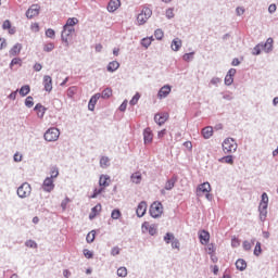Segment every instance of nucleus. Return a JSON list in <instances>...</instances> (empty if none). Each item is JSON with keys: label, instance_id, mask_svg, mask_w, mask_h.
<instances>
[{"label": "nucleus", "instance_id": "nucleus-1", "mask_svg": "<svg viewBox=\"0 0 278 278\" xmlns=\"http://www.w3.org/2000/svg\"><path fill=\"white\" fill-rule=\"evenodd\" d=\"M110 184H112L110 176L101 175L99 178V187L94 188L90 199H97L99 194H103V192H105V188H109Z\"/></svg>", "mask_w": 278, "mask_h": 278}, {"label": "nucleus", "instance_id": "nucleus-2", "mask_svg": "<svg viewBox=\"0 0 278 278\" xmlns=\"http://www.w3.org/2000/svg\"><path fill=\"white\" fill-rule=\"evenodd\" d=\"M260 218L261 220H266L268 214V194L264 192L262 194V200L258 205Z\"/></svg>", "mask_w": 278, "mask_h": 278}, {"label": "nucleus", "instance_id": "nucleus-3", "mask_svg": "<svg viewBox=\"0 0 278 278\" xmlns=\"http://www.w3.org/2000/svg\"><path fill=\"white\" fill-rule=\"evenodd\" d=\"M153 15V11L149 7H144L141 12L137 15L138 25H144L151 16Z\"/></svg>", "mask_w": 278, "mask_h": 278}, {"label": "nucleus", "instance_id": "nucleus-4", "mask_svg": "<svg viewBox=\"0 0 278 278\" xmlns=\"http://www.w3.org/2000/svg\"><path fill=\"white\" fill-rule=\"evenodd\" d=\"M164 214V206L162 205V202H154L150 206V216L152 218H160Z\"/></svg>", "mask_w": 278, "mask_h": 278}, {"label": "nucleus", "instance_id": "nucleus-5", "mask_svg": "<svg viewBox=\"0 0 278 278\" xmlns=\"http://www.w3.org/2000/svg\"><path fill=\"white\" fill-rule=\"evenodd\" d=\"M238 149V143L233 138H227L223 142V151L224 153H233Z\"/></svg>", "mask_w": 278, "mask_h": 278}, {"label": "nucleus", "instance_id": "nucleus-6", "mask_svg": "<svg viewBox=\"0 0 278 278\" xmlns=\"http://www.w3.org/2000/svg\"><path fill=\"white\" fill-rule=\"evenodd\" d=\"M197 197H206V199H210V192H212V186L210 182H203L198 186L197 188Z\"/></svg>", "mask_w": 278, "mask_h": 278}, {"label": "nucleus", "instance_id": "nucleus-7", "mask_svg": "<svg viewBox=\"0 0 278 278\" xmlns=\"http://www.w3.org/2000/svg\"><path fill=\"white\" fill-rule=\"evenodd\" d=\"M45 140L47 142H55L60 138V129L50 128L43 135Z\"/></svg>", "mask_w": 278, "mask_h": 278}, {"label": "nucleus", "instance_id": "nucleus-8", "mask_svg": "<svg viewBox=\"0 0 278 278\" xmlns=\"http://www.w3.org/2000/svg\"><path fill=\"white\" fill-rule=\"evenodd\" d=\"M31 194V185L29 182H24L21 187L17 188V195L21 199H27Z\"/></svg>", "mask_w": 278, "mask_h": 278}, {"label": "nucleus", "instance_id": "nucleus-9", "mask_svg": "<svg viewBox=\"0 0 278 278\" xmlns=\"http://www.w3.org/2000/svg\"><path fill=\"white\" fill-rule=\"evenodd\" d=\"M73 34H75V28H66L63 26L61 38L63 42L66 43V47H68V42L73 40Z\"/></svg>", "mask_w": 278, "mask_h": 278}, {"label": "nucleus", "instance_id": "nucleus-10", "mask_svg": "<svg viewBox=\"0 0 278 278\" xmlns=\"http://www.w3.org/2000/svg\"><path fill=\"white\" fill-rule=\"evenodd\" d=\"M141 229L143 233L148 231L150 236H155L157 233V228L155 227V224H150L149 222H144L141 226Z\"/></svg>", "mask_w": 278, "mask_h": 278}, {"label": "nucleus", "instance_id": "nucleus-11", "mask_svg": "<svg viewBox=\"0 0 278 278\" xmlns=\"http://www.w3.org/2000/svg\"><path fill=\"white\" fill-rule=\"evenodd\" d=\"M55 188V184H53V180L51 178H46L42 184V190L45 192H53Z\"/></svg>", "mask_w": 278, "mask_h": 278}, {"label": "nucleus", "instance_id": "nucleus-12", "mask_svg": "<svg viewBox=\"0 0 278 278\" xmlns=\"http://www.w3.org/2000/svg\"><path fill=\"white\" fill-rule=\"evenodd\" d=\"M173 88L170 87V85H165L163 86L157 93V98L159 99H166V97H168L172 92Z\"/></svg>", "mask_w": 278, "mask_h": 278}, {"label": "nucleus", "instance_id": "nucleus-13", "mask_svg": "<svg viewBox=\"0 0 278 278\" xmlns=\"http://www.w3.org/2000/svg\"><path fill=\"white\" fill-rule=\"evenodd\" d=\"M40 14V7L38 4H33L27 11V18H34V16H38Z\"/></svg>", "mask_w": 278, "mask_h": 278}, {"label": "nucleus", "instance_id": "nucleus-14", "mask_svg": "<svg viewBox=\"0 0 278 278\" xmlns=\"http://www.w3.org/2000/svg\"><path fill=\"white\" fill-rule=\"evenodd\" d=\"M43 88L46 92H51V90H53V78H51V76H43Z\"/></svg>", "mask_w": 278, "mask_h": 278}, {"label": "nucleus", "instance_id": "nucleus-15", "mask_svg": "<svg viewBox=\"0 0 278 278\" xmlns=\"http://www.w3.org/2000/svg\"><path fill=\"white\" fill-rule=\"evenodd\" d=\"M147 202L142 201L138 204L137 210H136V214L138 216V218H142V216H144V214H147Z\"/></svg>", "mask_w": 278, "mask_h": 278}, {"label": "nucleus", "instance_id": "nucleus-16", "mask_svg": "<svg viewBox=\"0 0 278 278\" xmlns=\"http://www.w3.org/2000/svg\"><path fill=\"white\" fill-rule=\"evenodd\" d=\"M144 144H151L153 142V131L151 128H146L143 131Z\"/></svg>", "mask_w": 278, "mask_h": 278}, {"label": "nucleus", "instance_id": "nucleus-17", "mask_svg": "<svg viewBox=\"0 0 278 278\" xmlns=\"http://www.w3.org/2000/svg\"><path fill=\"white\" fill-rule=\"evenodd\" d=\"M154 121L157 125H164L168 121V113H159L154 116Z\"/></svg>", "mask_w": 278, "mask_h": 278}, {"label": "nucleus", "instance_id": "nucleus-18", "mask_svg": "<svg viewBox=\"0 0 278 278\" xmlns=\"http://www.w3.org/2000/svg\"><path fill=\"white\" fill-rule=\"evenodd\" d=\"M101 98V93H96L94 96L91 97L89 100L88 109L91 112H94V106L97 105V101H99Z\"/></svg>", "mask_w": 278, "mask_h": 278}, {"label": "nucleus", "instance_id": "nucleus-19", "mask_svg": "<svg viewBox=\"0 0 278 278\" xmlns=\"http://www.w3.org/2000/svg\"><path fill=\"white\" fill-rule=\"evenodd\" d=\"M202 136L205 140H210L214 136V128L212 126H206L202 129Z\"/></svg>", "mask_w": 278, "mask_h": 278}, {"label": "nucleus", "instance_id": "nucleus-20", "mask_svg": "<svg viewBox=\"0 0 278 278\" xmlns=\"http://www.w3.org/2000/svg\"><path fill=\"white\" fill-rule=\"evenodd\" d=\"M199 239L201 244H207L210 242V232L207 230H201L199 232Z\"/></svg>", "mask_w": 278, "mask_h": 278}, {"label": "nucleus", "instance_id": "nucleus-21", "mask_svg": "<svg viewBox=\"0 0 278 278\" xmlns=\"http://www.w3.org/2000/svg\"><path fill=\"white\" fill-rule=\"evenodd\" d=\"M22 49H23V45L16 43V45L13 46V47L11 48V50L9 51V55H10L11 58H16V55H18V53H21Z\"/></svg>", "mask_w": 278, "mask_h": 278}, {"label": "nucleus", "instance_id": "nucleus-22", "mask_svg": "<svg viewBox=\"0 0 278 278\" xmlns=\"http://www.w3.org/2000/svg\"><path fill=\"white\" fill-rule=\"evenodd\" d=\"M121 8V0H111L108 4L109 12H116Z\"/></svg>", "mask_w": 278, "mask_h": 278}, {"label": "nucleus", "instance_id": "nucleus-23", "mask_svg": "<svg viewBox=\"0 0 278 278\" xmlns=\"http://www.w3.org/2000/svg\"><path fill=\"white\" fill-rule=\"evenodd\" d=\"M101 210H102L101 204H97L94 207H92L91 212L89 214L90 220L97 218V216H99V214H101Z\"/></svg>", "mask_w": 278, "mask_h": 278}, {"label": "nucleus", "instance_id": "nucleus-24", "mask_svg": "<svg viewBox=\"0 0 278 278\" xmlns=\"http://www.w3.org/2000/svg\"><path fill=\"white\" fill-rule=\"evenodd\" d=\"M177 175L172 176V178L165 182V190H173L175 184H177Z\"/></svg>", "mask_w": 278, "mask_h": 278}, {"label": "nucleus", "instance_id": "nucleus-25", "mask_svg": "<svg viewBox=\"0 0 278 278\" xmlns=\"http://www.w3.org/2000/svg\"><path fill=\"white\" fill-rule=\"evenodd\" d=\"M77 23H79L77 17H70L63 27H66L67 29H75V25H77Z\"/></svg>", "mask_w": 278, "mask_h": 278}, {"label": "nucleus", "instance_id": "nucleus-26", "mask_svg": "<svg viewBox=\"0 0 278 278\" xmlns=\"http://www.w3.org/2000/svg\"><path fill=\"white\" fill-rule=\"evenodd\" d=\"M181 45H182V41L181 39L179 38H175L173 41H172V51H179L181 49Z\"/></svg>", "mask_w": 278, "mask_h": 278}, {"label": "nucleus", "instance_id": "nucleus-27", "mask_svg": "<svg viewBox=\"0 0 278 278\" xmlns=\"http://www.w3.org/2000/svg\"><path fill=\"white\" fill-rule=\"evenodd\" d=\"M34 110L37 113L38 118H43L45 112L47 111V109H45L42 104H36Z\"/></svg>", "mask_w": 278, "mask_h": 278}, {"label": "nucleus", "instance_id": "nucleus-28", "mask_svg": "<svg viewBox=\"0 0 278 278\" xmlns=\"http://www.w3.org/2000/svg\"><path fill=\"white\" fill-rule=\"evenodd\" d=\"M130 181L132 184H140L142 181V174L140 172H136L130 176Z\"/></svg>", "mask_w": 278, "mask_h": 278}, {"label": "nucleus", "instance_id": "nucleus-29", "mask_svg": "<svg viewBox=\"0 0 278 278\" xmlns=\"http://www.w3.org/2000/svg\"><path fill=\"white\" fill-rule=\"evenodd\" d=\"M273 38H268L263 45V51H265V53H270V51H273Z\"/></svg>", "mask_w": 278, "mask_h": 278}, {"label": "nucleus", "instance_id": "nucleus-30", "mask_svg": "<svg viewBox=\"0 0 278 278\" xmlns=\"http://www.w3.org/2000/svg\"><path fill=\"white\" fill-rule=\"evenodd\" d=\"M236 268L237 270H247V261H244L243 258H239L236 262Z\"/></svg>", "mask_w": 278, "mask_h": 278}, {"label": "nucleus", "instance_id": "nucleus-31", "mask_svg": "<svg viewBox=\"0 0 278 278\" xmlns=\"http://www.w3.org/2000/svg\"><path fill=\"white\" fill-rule=\"evenodd\" d=\"M121 64L117 61L110 62L108 65L109 73H114V71H118Z\"/></svg>", "mask_w": 278, "mask_h": 278}, {"label": "nucleus", "instance_id": "nucleus-32", "mask_svg": "<svg viewBox=\"0 0 278 278\" xmlns=\"http://www.w3.org/2000/svg\"><path fill=\"white\" fill-rule=\"evenodd\" d=\"M31 91L29 85L22 86L20 89L21 97H27V93Z\"/></svg>", "mask_w": 278, "mask_h": 278}, {"label": "nucleus", "instance_id": "nucleus-33", "mask_svg": "<svg viewBox=\"0 0 278 278\" xmlns=\"http://www.w3.org/2000/svg\"><path fill=\"white\" fill-rule=\"evenodd\" d=\"M14 66H23V60L21 58H14L10 63V68H14Z\"/></svg>", "mask_w": 278, "mask_h": 278}, {"label": "nucleus", "instance_id": "nucleus-34", "mask_svg": "<svg viewBox=\"0 0 278 278\" xmlns=\"http://www.w3.org/2000/svg\"><path fill=\"white\" fill-rule=\"evenodd\" d=\"M152 42H153V37H147L141 40V45L142 47H146V49H149Z\"/></svg>", "mask_w": 278, "mask_h": 278}, {"label": "nucleus", "instance_id": "nucleus-35", "mask_svg": "<svg viewBox=\"0 0 278 278\" xmlns=\"http://www.w3.org/2000/svg\"><path fill=\"white\" fill-rule=\"evenodd\" d=\"M102 99H110L112 97V88H105L100 94Z\"/></svg>", "mask_w": 278, "mask_h": 278}, {"label": "nucleus", "instance_id": "nucleus-36", "mask_svg": "<svg viewBox=\"0 0 278 278\" xmlns=\"http://www.w3.org/2000/svg\"><path fill=\"white\" fill-rule=\"evenodd\" d=\"M101 168H108L110 166V159L108 156H102L100 160Z\"/></svg>", "mask_w": 278, "mask_h": 278}, {"label": "nucleus", "instance_id": "nucleus-37", "mask_svg": "<svg viewBox=\"0 0 278 278\" xmlns=\"http://www.w3.org/2000/svg\"><path fill=\"white\" fill-rule=\"evenodd\" d=\"M219 162L222 164H233V156H231V155L224 156V157L219 159Z\"/></svg>", "mask_w": 278, "mask_h": 278}, {"label": "nucleus", "instance_id": "nucleus-38", "mask_svg": "<svg viewBox=\"0 0 278 278\" xmlns=\"http://www.w3.org/2000/svg\"><path fill=\"white\" fill-rule=\"evenodd\" d=\"M127 275H128L127 267H119L117 269V277L125 278L127 277Z\"/></svg>", "mask_w": 278, "mask_h": 278}, {"label": "nucleus", "instance_id": "nucleus-39", "mask_svg": "<svg viewBox=\"0 0 278 278\" xmlns=\"http://www.w3.org/2000/svg\"><path fill=\"white\" fill-rule=\"evenodd\" d=\"M97 236V232L94 230L90 231L87 237L86 240L89 244H91V242H94V238Z\"/></svg>", "mask_w": 278, "mask_h": 278}, {"label": "nucleus", "instance_id": "nucleus-40", "mask_svg": "<svg viewBox=\"0 0 278 278\" xmlns=\"http://www.w3.org/2000/svg\"><path fill=\"white\" fill-rule=\"evenodd\" d=\"M263 47L264 45L262 43H258L257 46H255L253 49V55H260L262 51H264Z\"/></svg>", "mask_w": 278, "mask_h": 278}, {"label": "nucleus", "instance_id": "nucleus-41", "mask_svg": "<svg viewBox=\"0 0 278 278\" xmlns=\"http://www.w3.org/2000/svg\"><path fill=\"white\" fill-rule=\"evenodd\" d=\"M254 255H256V257H260V255H262V243L261 242H256V245L254 248Z\"/></svg>", "mask_w": 278, "mask_h": 278}, {"label": "nucleus", "instance_id": "nucleus-42", "mask_svg": "<svg viewBox=\"0 0 278 278\" xmlns=\"http://www.w3.org/2000/svg\"><path fill=\"white\" fill-rule=\"evenodd\" d=\"M122 216L121 214V210H113L111 213V217L113 218V220H118V218Z\"/></svg>", "mask_w": 278, "mask_h": 278}, {"label": "nucleus", "instance_id": "nucleus-43", "mask_svg": "<svg viewBox=\"0 0 278 278\" xmlns=\"http://www.w3.org/2000/svg\"><path fill=\"white\" fill-rule=\"evenodd\" d=\"M25 247H27L28 249H38V243H36V241L34 240H27L25 242Z\"/></svg>", "mask_w": 278, "mask_h": 278}, {"label": "nucleus", "instance_id": "nucleus-44", "mask_svg": "<svg viewBox=\"0 0 278 278\" xmlns=\"http://www.w3.org/2000/svg\"><path fill=\"white\" fill-rule=\"evenodd\" d=\"M193 59H194V52L186 53L182 55V60L185 62H192Z\"/></svg>", "mask_w": 278, "mask_h": 278}, {"label": "nucleus", "instance_id": "nucleus-45", "mask_svg": "<svg viewBox=\"0 0 278 278\" xmlns=\"http://www.w3.org/2000/svg\"><path fill=\"white\" fill-rule=\"evenodd\" d=\"M53 49H55V45H53V42L46 43L43 46V51H46V53L53 51Z\"/></svg>", "mask_w": 278, "mask_h": 278}, {"label": "nucleus", "instance_id": "nucleus-46", "mask_svg": "<svg viewBox=\"0 0 278 278\" xmlns=\"http://www.w3.org/2000/svg\"><path fill=\"white\" fill-rule=\"evenodd\" d=\"M50 173L51 175L50 177H48V179H52V180L55 179L58 175H60V170H58L56 167H52Z\"/></svg>", "mask_w": 278, "mask_h": 278}, {"label": "nucleus", "instance_id": "nucleus-47", "mask_svg": "<svg viewBox=\"0 0 278 278\" xmlns=\"http://www.w3.org/2000/svg\"><path fill=\"white\" fill-rule=\"evenodd\" d=\"M206 251H207L208 255H214V253H216V245H214V243H210L206 247Z\"/></svg>", "mask_w": 278, "mask_h": 278}, {"label": "nucleus", "instance_id": "nucleus-48", "mask_svg": "<svg viewBox=\"0 0 278 278\" xmlns=\"http://www.w3.org/2000/svg\"><path fill=\"white\" fill-rule=\"evenodd\" d=\"M154 37L156 38V40H162V38H164V30L163 29H156L154 31Z\"/></svg>", "mask_w": 278, "mask_h": 278}, {"label": "nucleus", "instance_id": "nucleus-49", "mask_svg": "<svg viewBox=\"0 0 278 278\" xmlns=\"http://www.w3.org/2000/svg\"><path fill=\"white\" fill-rule=\"evenodd\" d=\"M26 108H34V98L31 96H28L25 100Z\"/></svg>", "mask_w": 278, "mask_h": 278}, {"label": "nucleus", "instance_id": "nucleus-50", "mask_svg": "<svg viewBox=\"0 0 278 278\" xmlns=\"http://www.w3.org/2000/svg\"><path fill=\"white\" fill-rule=\"evenodd\" d=\"M164 240L166 242V244H170V240L174 241L175 240V236L170 232H167L164 237Z\"/></svg>", "mask_w": 278, "mask_h": 278}, {"label": "nucleus", "instance_id": "nucleus-51", "mask_svg": "<svg viewBox=\"0 0 278 278\" xmlns=\"http://www.w3.org/2000/svg\"><path fill=\"white\" fill-rule=\"evenodd\" d=\"M138 101H140V93H136L132 99L130 100V105L138 104Z\"/></svg>", "mask_w": 278, "mask_h": 278}, {"label": "nucleus", "instance_id": "nucleus-52", "mask_svg": "<svg viewBox=\"0 0 278 278\" xmlns=\"http://www.w3.org/2000/svg\"><path fill=\"white\" fill-rule=\"evenodd\" d=\"M83 253H84V255H85V257H86L87 260H92V256H93L92 251H90V250H88V249H85V250L83 251Z\"/></svg>", "mask_w": 278, "mask_h": 278}, {"label": "nucleus", "instance_id": "nucleus-53", "mask_svg": "<svg viewBox=\"0 0 278 278\" xmlns=\"http://www.w3.org/2000/svg\"><path fill=\"white\" fill-rule=\"evenodd\" d=\"M225 84L226 86H231L233 84V76H228V74L225 77Z\"/></svg>", "mask_w": 278, "mask_h": 278}, {"label": "nucleus", "instance_id": "nucleus-54", "mask_svg": "<svg viewBox=\"0 0 278 278\" xmlns=\"http://www.w3.org/2000/svg\"><path fill=\"white\" fill-rule=\"evenodd\" d=\"M47 38H55V30L49 28L46 30Z\"/></svg>", "mask_w": 278, "mask_h": 278}, {"label": "nucleus", "instance_id": "nucleus-55", "mask_svg": "<svg viewBox=\"0 0 278 278\" xmlns=\"http://www.w3.org/2000/svg\"><path fill=\"white\" fill-rule=\"evenodd\" d=\"M243 249L244 251H251V249H253V244L249 241H243Z\"/></svg>", "mask_w": 278, "mask_h": 278}, {"label": "nucleus", "instance_id": "nucleus-56", "mask_svg": "<svg viewBox=\"0 0 278 278\" xmlns=\"http://www.w3.org/2000/svg\"><path fill=\"white\" fill-rule=\"evenodd\" d=\"M231 247H232L233 249H237V247H240V239L233 238V239L231 240Z\"/></svg>", "mask_w": 278, "mask_h": 278}, {"label": "nucleus", "instance_id": "nucleus-57", "mask_svg": "<svg viewBox=\"0 0 278 278\" xmlns=\"http://www.w3.org/2000/svg\"><path fill=\"white\" fill-rule=\"evenodd\" d=\"M30 29H31V31L37 34V31H40V26L38 25V23H33L30 26Z\"/></svg>", "mask_w": 278, "mask_h": 278}, {"label": "nucleus", "instance_id": "nucleus-58", "mask_svg": "<svg viewBox=\"0 0 278 278\" xmlns=\"http://www.w3.org/2000/svg\"><path fill=\"white\" fill-rule=\"evenodd\" d=\"M14 162H22L23 161V155L18 152H16L13 156Z\"/></svg>", "mask_w": 278, "mask_h": 278}, {"label": "nucleus", "instance_id": "nucleus-59", "mask_svg": "<svg viewBox=\"0 0 278 278\" xmlns=\"http://www.w3.org/2000/svg\"><path fill=\"white\" fill-rule=\"evenodd\" d=\"M121 254V249L118 247H115L111 250V255H119Z\"/></svg>", "mask_w": 278, "mask_h": 278}, {"label": "nucleus", "instance_id": "nucleus-60", "mask_svg": "<svg viewBox=\"0 0 278 278\" xmlns=\"http://www.w3.org/2000/svg\"><path fill=\"white\" fill-rule=\"evenodd\" d=\"M179 247H180L179 240L174 239V240L172 241V248H173V249H179Z\"/></svg>", "mask_w": 278, "mask_h": 278}, {"label": "nucleus", "instance_id": "nucleus-61", "mask_svg": "<svg viewBox=\"0 0 278 278\" xmlns=\"http://www.w3.org/2000/svg\"><path fill=\"white\" fill-rule=\"evenodd\" d=\"M68 203H71V199L68 198H65L62 203H61V206L63 210H65L66 205H68Z\"/></svg>", "mask_w": 278, "mask_h": 278}, {"label": "nucleus", "instance_id": "nucleus-62", "mask_svg": "<svg viewBox=\"0 0 278 278\" xmlns=\"http://www.w3.org/2000/svg\"><path fill=\"white\" fill-rule=\"evenodd\" d=\"M127 110V100H124V102L119 105V112H125Z\"/></svg>", "mask_w": 278, "mask_h": 278}, {"label": "nucleus", "instance_id": "nucleus-63", "mask_svg": "<svg viewBox=\"0 0 278 278\" xmlns=\"http://www.w3.org/2000/svg\"><path fill=\"white\" fill-rule=\"evenodd\" d=\"M2 27H3V29H10V27H12V24L10 23L9 20H7L3 22Z\"/></svg>", "mask_w": 278, "mask_h": 278}, {"label": "nucleus", "instance_id": "nucleus-64", "mask_svg": "<svg viewBox=\"0 0 278 278\" xmlns=\"http://www.w3.org/2000/svg\"><path fill=\"white\" fill-rule=\"evenodd\" d=\"M166 16H167V18H173V16H175V13L173 12V9H167L166 10Z\"/></svg>", "mask_w": 278, "mask_h": 278}]
</instances>
